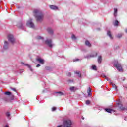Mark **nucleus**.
I'll list each match as a JSON object with an SVG mask.
<instances>
[{"instance_id": "37", "label": "nucleus", "mask_w": 127, "mask_h": 127, "mask_svg": "<svg viewBox=\"0 0 127 127\" xmlns=\"http://www.w3.org/2000/svg\"><path fill=\"white\" fill-rule=\"evenodd\" d=\"M36 67H40V64H37V65H36Z\"/></svg>"}, {"instance_id": "40", "label": "nucleus", "mask_w": 127, "mask_h": 127, "mask_svg": "<svg viewBox=\"0 0 127 127\" xmlns=\"http://www.w3.org/2000/svg\"><path fill=\"white\" fill-rule=\"evenodd\" d=\"M125 32H126V33H127V29H126L125 30Z\"/></svg>"}, {"instance_id": "18", "label": "nucleus", "mask_w": 127, "mask_h": 127, "mask_svg": "<svg viewBox=\"0 0 127 127\" xmlns=\"http://www.w3.org/2000/svg\"><path fill=\"white\" fill-rule=\"evenodd\" d=\"M105 111L107 113H111L113 112V110H112L111 109H105Z\"/></svg>"}, {"instance_id": "27", "label": "nucleus", "mask_w": 127, "mask_h": 127, "mask_svg": "<svg viewBox=\"0 0 127 127\" xmlns=\"http://www.w3.org/2000/svg\"><path fill=\"white\" fill-rule=\"evenodd\" d=\"M71 38L73 39V40H76V36H75V35H72Z\"/></svg>"}, {"instance_id": "6", "label": "nucleus", "mask_w": 127, "mask_h": 127, "mask_svg": "<svg viewBox=\"0 0 127 127\" xmlns=\"http://www.w3.org/2000/svg\"><path fill=\"white\" fill-rule=\"evenodd\" d=\"M45 43L47 44V45H48L49 47H50L51 48H52L53 45H54L53 44H52V40H51V39H47L45 41Z\"/></svg>"}, {"instance_id": "43", "label": "nucleus", "mask_w": 127, "mask_h": 127, "mask_svg": "<svg viewBox=\"0 0 127 127\" xmlns=\"http://www.w3.org/2000/svg\"><path fill=\"white\" fill-rule=\"evenodd\" d=\"M21 64H22V65H23V64H24V63H23V62H22V63H21Z\"/></svg>"}, {"instance_id": "19", "label": "nucleus", "mask_w": 127, "mask_h": 127, "mask_svg": "<svg viewBox=\"0 0 127 127\" xmlns=\"http://www.w3.org/2000/svg\"><path fill=\"white\" fill-rule=\"evenodd\" d=\"M91 69L94 71H96L97 70V66H96V65H92L91 66Z\"/></svg>"}, {"instance_id": "7", "label": "nucleus", "mask_w": 127, "mask_h": 127, "mask_svg": "<svg viewBox=\"0 0 127 127\" xmlns=\"http://www.w3.org/2000/svg\"><path fill=\"white\" fill-rule=\"evenodd\" d=\"M8 47H9L8 42L5 41L4 42V46L3 48L4 50H6V49H8Z\"/></svg>"}, {"instance_id": "4", "label": "nucleus", "mask_w": 127, "mask_h": 127, "mask_svg": "<svg viewBox=\"0 0 127 127\" xmlns=\"http://www.w3.org/2000/svg\"><path fill=\"white\" fill-rule=\"evenodd\" d=\"M115 67H116V69L119 71V72H123V67H122V65L118 63H115L114 64Z\"/></svg>"}, {"instance_id": "9", "label": "nucleus", "mask_w": 127, "mask_h": 127, "mask_svg": "<svg viewBox=\"0 0 127 127\" xmlns=\"http://www.w3.org/2000/svg\"><path fill=\"white\" fill-rule=\"evenodd\" d=\"M49 7L53 10H57V9H58V7L57 6L53 5H50Z\"/></svg>"}, {"instance_id": "10", "label": "nucleus", "mask_w": 127, "mask_h": 127, "mask_svg": "<svg viewBox=\"0 0 127 127\" xmlns=\"http://www.w3.org/2000/svg\"><path fill=\"white\" fill-rule=\"evenodd\" d=\"M69 90L71 91V92H76V91H77V88L72 86L69 88Z\"/></svg>"}, {"instance_id": "1", "label": "nucleus", "mask_w": 127, "mask_h": 127, "mask_svg": "<svg viewBox=\"0 0 127 127\" xmlns=\"http://www.w3.org/2000/svg\"><path fill=\"white\" fill-rule=\"evenodd\" d=\"M34 16H35L37 21L38 22H41L44 18V15L40 10H34L33 11Z\"/></svg>"}, {"instance_id": "20", "label": "nucleus", "mask_w": 127, "mask_h": 127, "mask_svg": "<svg viewBox=\"0 0 127 127\" xmlns=\"http://www.w3.org/2000/svg\"><path fill=\"white\" fill-rule=\"evenodd\" d=\"M91 88H89V89H88V91H87V93H88V96L90 97V96H91Z\"/></svg>"}, {"instance_id": "34", "label": "nucleus", "mask_w": 127, "mask_h": 127, "mask_svg": "<svg viewBox=\"0 0 127 127\" xmlns=\"http://www.w3.org/2000/svg\"><path fill=\"white\" fill-rule=\"evenodd\" d=\"M119 107H120V110H125V108L124 107H121L120 106H119Z\"/></svg>"}, {"instance_id": "13", "label": "nucleus", "mask_w": 127, "mask_h": 127, "mask_svg": "<svg viewBox=\"0 0 127 127\" xmlns=\"http://www.w3.org/2000/svg\"><path fill=\"white\" fill-rule=\"evenodd\" d=\"M17 27H18L19 28H21V29H22V28H23V25L21 23H19L17 25Z\"/></svg>"}, {"instance_id": "30", "label": "nucleus", "mask_w": 127, "mask_h": 127, "mask_svg": "<svg viewBox=\"0 0 127 127\" xmlns=\"http://www.w3.org/2000/svg\"><path fill=\"white\" fill-rule=\"evenodd\" d=\"M90 102L89 100H87V101H86V105H89V104H90Z\"/></svg>"}, {"instance_id": "11", "label": "nucleus", "mask_w": 127, "mask_h": 127, "mask_svg": "<svg viewBox=\"0 0 127 127\" xmlns=\"http://www.w3.org/2000/svg\"><path fill=\"white\" fill-rule=\"evenodd\" d=\"M47 31L48 32V33H50V34H53V30H52V28H48L47 29Z\"/></svg>"}, {"instance_id": "41", "label": "nucleus", "mask_w": 127, "mask_h": 127, "mask_svg": "<svg viewBox=\"0 0 127 127\" xmlns=\"http://www.w3.org/2000/svg\"><path fill=\"white\" fill-rule=\"evenodd\" d=\"M110 84H113V82H112V81H111V80H110Z\"/></svg>"}, {"instance_id": "29", "label": "nucleus", "mask_w": 127, "mask_h": 127, "mask_svg": "<svg viewBox=\"0 0 127 127\" xmlns=\"http://www.w3.org/2000/svg\"><path fill=\"white\" fill-rule=\"evenodd\" d=\"M6 115L7 117H10V113L9 112H7Z\"/></svg>"}, {"instance_id": "23", "label": "nucleus", "mask_w": 127, "mask_h": 127, "mask_svg": "<svg viewBox=\"0 0 127 127\" xmlns=\"http://www.w3.org/2000/svg\"><path fill=\"white\" fill-rule=\"evenodd\" d=\"M5 95H6L7 96H10V95H11V93L10 92H8V91H7V92H5L4 93Z\"/></svg>"}, {"instance_id": "31", "label": "nucleus", "mask_w": 127, "mask_h": 127, "mask_svg": "<svg viewBox=\"0 0 127 127\" xmlns=\"http://www.w3.org/2000/svg\"><path fill=\"white\" fill-rule=\"evenodd\" d=\"M55 110H56V107H53L52 108V112H54V111H55Z\"/></svg>"}, {"instance_id": "12", "label": "nucleus", "mask_w": 127, "mask_h": 127, "mask_svg": "<svg viewBox=\"0 0 127 127\" xmlns=\"http://www.w3.org/2000/svg\"><path fill=\"white\" fill-rule=\"evenodd\" d=\"M85 45H86V46H88V47H91L92 46V44H91V43H90L89 41H85Z\"/></svg>"}, {"instance_id": "8", "label": "nucleus", "mask_w": 127, "mask_h": 127, "mask_svg": "<svg viewBox=\"0 0 127 127\" xmlns=\"http://www.w3.org/2000/svg\"><path fill=\"white\" fill-rule=\"evenodd\" d=\"M37 61H38L39 63H40V64H44V62H45V61L44 59H42L41 58L37 59Z\"/></svg>"}, {"instance_id": "24", "label": "nucleus", "mask_w": 127, "mask_h": 127, "mask_svg": "<svg viewBox=\"0 0 127 127\" xmlns=\"http://www.w3.org/2000/svg\"><path fill=\"white\" fill-rule=\"evenodd\" d=\"M75 74H77L78 75V77L81 78V73H80V72L76 71V72H75Z\"/></svg>"}, {"instance_id": "14", "label": "nucleus", "mask_w": 127, "mask_h": 127, "mask_svg": "<svg viewBox=\"0 0 127 127\" xmlns=\"http://www.w3.org/2000/svg\"><path fill=\"white\" fill-rule=\"evenodd\" d=\"M118 14V9L117 8L114 9V15L116 17Z\"/></svg>"}, {"instance_id": "32", "label": "nucleus", "mask_w": 127, "mask_h": 127, "mask_svg": "<svg viewBox=\"0 0 127 127\" xmlns=\"http://www.w3.org/2000/svg\"><path fill=\"white\" fill-rule=\"evenodd\" d=\"M97 56V53H95L94 55L90 56V57H95Z\"/></svg>"}, {"instance_id": "26", "label": "nucleus", "mask_w": 127, "mask_h": 127, "mask_svg": "<svg viewBox=\"0 0 127 127\" xmlns=\"http://www.w3.org/2000/svg\"><path fill=\"white\" fill-rule=\"evenodd\" d=\"M114 25L115 26H117L118 25H119V21H115V23H114Z\"/></svg>"}, {"instance_id": "42", "label": "nucleus", "mask_w": 127, "mask_h": 127, "mask_svg": "<svg viewBox=\"0 0 127 127\" xmlns=\"http://www.w3.org/2000/svg\"><path fill=\"white\" fill-rule=\"evenodd\" d=\"M5 127H9L8 126V125H6V126H5Z\"/></svg>"}, {"instance_id": "36", "label": "nucleus", "mask_w": 127, "mask_h": 127, "mask_svg": "<svg viewBox=\"0 0 127 127\" xmlns=\"http://www.w3.org/2000/svg\"><path fill=\"white\" fill-rule=\"evenodd\" d=\"M12 90L14 92H16V89H15V88H12Z\"/></svg>"}, {"instance_id": "33", "label": "nucleus", "mask_w": 127, "mask_h": 127, "mask_svg": "<svg viewBox=\"0 0 127 127\" xmlns=\"http://www.w3.org/2000/svg\"><path fill=\"white\" fill-rule=\"evenodd\" d=\"M73 61L74 62H76V61H80V59H74V60H73Z\"/></svg>"}, {"instance_id": "39", "label": "nucleus", "mask_w": 127, "mask_h": 127, "mask_svg": "<svg viewBox=\"0 0 127 127\" xmlns=\"http://www.w3.org/2000/svg\"><path fill=\"white\" fill-rule=\"evenodd\" d=\"M57 127H62V125L58 126Z\"/></svg>"}, {"instance_id": "25", "label": "nucleus", "mask_w": 127, "mask_h": 127, "mask_svg": "<svg viewBox=\"0 0 127 127\" xmlns=\"http://www.w3.org/2000/svg\"><path fill=\"white\" fill-rule=\"evenodd\" d=\"M112 87L115 89V91H117L118 89H117V86H116V84H112Z\"/></svg>"}, {"instance_id": "2", "label": "nucleus", "mask_w": 127, "mask_h": 127, "mask_svg": "<svg viewBox=\"0 0 127 127\" xmlns=\"http://www.w3.org/2000/svg\"><path fill=\"white\" fill-rule=\"evenodd\" d=\"M64 127H72V122H71V120H64Z\"/></svg>"}, {"instance_id": "28", "label": "nucleus", "mask_w": 127, "mask_h": 127, "mask_svg": "<svg viewBox=\"0 0 127 127\" xmlns=\"http://www.w3.org/2000/svg\"><path fill=\"white\" fill-rule=\"evenodd\" d=\"M122 36H123V35H122L121 34H119L117 35V37H118V38H121V37H122Z\"/></svg>"}, {"instance_id": "22", "label": "nucleus", "mask_w": 127, "mask_h": 127, "mask_svg": "<svg viewBox=\"0 0 127 127\" xmlns=\"http://www.w3.org/2000/svg\"><path fill=\"white\" fill-rule=\"evenodd\" d=\"M25 66H27V67L30 69V71H32V69L31 68V66L30 65H28V64H24Z\"/></svg>"}, {"instance_id": "21", "label": "nucleus", "mask_w": 127, "mask_h": 127, "mask_svg": "<svg viewBox=\"0 0 127 127\" xmlns=\"http://www.w3.org/2000/svg\"><path fill=\"white\" fill-rule=\"evenodd\" d=\"M36 39H42V40H43L44 38L43 37H41L40 36H38L36 37Z\"/></svg>"}, {"instance_id": "15", "label": "nucleus", "mask_w": 127, "mask_h": 127, "mask_svg": "<svg viewBox=\"0 0 127 127\" xmlns=\"http://www.w3.org/2000/svg\"><path fill=\"white\" fill-rule=\"evenodd\" d=\"M107 35H108V36H109V37H110V38H111V39H113V37L112 36V34L111 33V31H108Z\"/></svg>"}, {"instance_id": "35", "label": "nucleus", "mask_w": 127, "mask_h": 127, "mask_svg": "<svg viewBox=\"0 0 127 127\" xmlns=\"http://www.w3.org/2000/svg\"><path fill=\"white\" fill-rule=\"evenodd\" d=\"M67 76H71V73L68 72V73H67Z\"/></svg>"}, {"instance_id": "38", "label": "nucleus", "mask_w": 127, "mask_h": 127, "mask_svg": "<svg viewBox=\"0 0 127 127\" xmlns=\"http://www.w3.org/2000/svg\"><path fill=\"white\" fill-rule=\"evenodd\" d=\"M68 81L69 83H71V82H73V80H69Z\"/></svg>"}, {"instance_id": "17", "label": "nucleus", "mask_w": 127, "mask_h": 127, "mask_svg": "<svg viewBox=\"0 0 127 127\" xmlns=\"http://www.w3.org/2000/svg\"><path fill=\"white\" fill-rule=\"evenodd\" d=\"M98 63H101V62H102V56H99L98 57Z\"/></svg>"}, {"instance_id": "5", "label": "nucleus", "mask_w": 127, "mask_h": 127, "mask_svg": "<svg viewBox=\"0 0 127 127\" xmlns=\"http://www.w3.org/2000/svg\"><path fill=\"white\" fill-rule=\"evenodd\" d=\"M26 25L31 28H34V24L32 22V19H30L29 20L27 21Z\"/></svg>"}, {"instance_id": "3", "label": "nucleus", "mask_w": 127, "mask_h": 127, "mask_svg": "<svg viewBox=\"0 0 127 127\" xmlns=\"http://www.w3.org/2000/svg\"><path fill=\"white\" fill-rule=\"evenodd\" d=\"M8 41L11 42L12 44H14V43H16V41H15V39H14V36L13 35H9L8 36Z\"/></svg>"}, {"instance_id": "16", "label": "nucleus", "mask_w": 127, "mask_h": 127, "mask_svg": "<svg viewBox=\"0 0 127 127\" xmlns=\"http://www.w3.org/2000/svg\"><path fill=\"white\" fill-rule=\"evenodd\" d=\"M56 94H57V96H63V95H64V93L62 92H56Z\"/></svg>"}]
</instances>
